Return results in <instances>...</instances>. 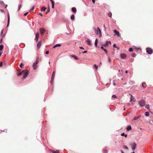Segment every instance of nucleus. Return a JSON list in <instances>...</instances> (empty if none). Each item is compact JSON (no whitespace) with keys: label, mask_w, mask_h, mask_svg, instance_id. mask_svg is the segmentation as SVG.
Listing matches in <instances>:
<instances>
[{"label":"nucleus","mask_w":153,"mask_h":153,"mask_svg":"<svg viewBox=\"0 0 153 153\" xmlns=\"http://www.w3.org/2000/svg\"><path fill=\"white\" fill-rule=\"evenodd\" d=\"M97 30L96 27H94L95 33L97 35L99 34L100 37H101L102 36V34L100 30L99 27L97 28Z\"/></svg>","instance_id":"1"},{"label":"nucleus","mask_w":153,"mask_h":153,"mask_svg":"<svg viewBox=\"0 0 153 153\" xmlns=\"http://www.w3.org/2000/svg\"><path fill=\"white\" fill-rule=\"evenodd\" d=\"M138 103L140 107H143L146 104L145 101L144 100H141L139 101Z\"/></svg>","instance_id":"2"},{"label":"nucleus","mask_w":153,"mask_h":153,"mask_svg":"<svg viewBox=\"0 0 153 153\" xmlns=\"http://www.w3.org/2000/svg\"><path fill=\"white\" fill-rule=\"evenodd\" d=\"M146 52L149 54H151L153 53V50L152 49L150 48H147L146 49Z\"/></svg>","instance_id":"3"},{"label":"nucleus","mask_w":153,"mask_h":153,"mask_svg":"<svg viewBox=\"0 0 153 153\" xmlns=\"http://www.w3.org/2000/svg\"><path fill=\"white\" fill-rule=\"evenodd\" d=\"M39 62V60L38 59H37L36 60V62H34L33 65V68L34 69H36V68L37 67V65L38 64V63Z\"/></svg>","instance_id":"4"},{"label":"nucleus","mask_w":153,"mask_h":153,"mask_svg":"<svg viewBox=\"0 0 153 153\" xmlns=\"http://www.w3.org/2000/svg\"><path fill=\"white\" fill-rule=\"evenodd\" d=\"M55 76V71H53L52 73V75L51 80V83L52 84H53V83Z\"/></svg>","instance_id":"5"},{"label":"nucleus","mask_w":153,"mask_h":153,"mask_svg":"<svg viewBox=\"0 0 153 153\" xmlns=\"http://www.w3.org/2000/svg\"><path fill=\"white\" fill-rule=\"evenodd\" d=\"M29 74V71L28 70H27L26 72L24 74L23 76V78L25 79L27 77Z\"/></svg>","instance_id":"6"},{"label":"nucleus","mask_w":153,"mask_h":153,"mask_svg":"<svg viewBox=\"0 0 153 153\" xmlns=\"http://www.w3.org/2000/svg\"><path fill=\"white\" fill-rule=\"evenodd\" d=\"M114 32L115 33L114 35H117L118 37H121L118 31L115 30H114Z\"/></svg>","instance_id":"7"},{"label":"nucleus","mask_w":153,"mask_h":153,"mask_svg":"<svg viewBox=\"0 0 153 153\" xmlns=\"http://www.w3.org/2000/svg\"><path fill=\"white\" fill-rule=\"evenodd\" d=\"M120 56L122 59H125L126 58L127 56L125 54L121 53L120 55Z\"/></svg>","instance_id":"8"},{"label":"nucleus","mask_w":153,"mask_h":153,"mask_svg":"<svg viewBox=\"0 0 153 153\" xmlns=\"http://www.w3.org/2000/svg\"><path fill=\"white\" fill-rule=\"evenodd\" d=\"M136 146L137 144L135 143H134L133 144L131 145V148L133 151L135 149Z\"/></svg>","instance_id":"9"},{"label":"nucleus","mask_w":153,"mask_h":153,"mask_svg":"<svg viewBox=\"0 0 153 153\" xmlns=\"http://www.w3.org/2000/svg\"><path fill=\"white\" fill-rule=\"evenodd\" d=\"M41 44H42V42L41 41H40L38 42L37 44V48L38 49H39L41 45Z\"/></svg>","instance_id":"10"},{"label":"nucleus","mask_w":153,"mask_h":153,"mask_svg":"<svg viewBox=\"0 0 153 153\" xmlns=\"http://www.w3.org/2000/svg\"><path fill=\"white\" fill-rule=\"evenodd\" d=\"M108 43H110V44H111V42L110 41H107L106 42V43L105 44H102V46H103L104 47H105L108 46Z\"/></svg>","instance_id":"11"},{"label":"nucleus","mask_w":153,"mask_h":153,"mask_svg":"<svg viewBox=\"0 0 153 153\" xmlns=\"http://www.w3.org/2000/svg\"><path fill=\"white\" fill-rule=\"evenodd\" d=\"M40 32L41 34H43L45 31V30L43 28H41L40 29Z\"/></svg>","instance_id":"12"},{"label":"nucleus","mask_w":153,"mask_h":153,"mask_svg":"<svg viewBox=\"0 0 153 153\" xmlns=\"http://www.w3.org/2000/svg\"><path fill=\"white\" fill-rule=\"evenodd\" d=\"M131 96V98H130V101H134L135 102V98L131 94L130 95Z\"/></svg>","instance_id":"13"},{"label":"nucleus","mask_w":153,"mask_h":153,"mask_svg":"<svg viewBox=\"0 0 153 153\" xmlns=\"http://www.w3.org/2000/svg\"><path fill=\"white\" fill-rule=\"evenodd\" d=\"M141 115H139L138 116H136L134 118L133 120H136L138 119L139 118H140V117H141Z\"/></svg>","instance_id":"14"},{"label":"nucleus","mask_w":153,"mask_h":153,"mask_svg":"<svg viewBox=\"0 0 153 153\" xmlns=\"http://www.w3.org/2000/svg\"><path fill=\"white\" fill-rule=\"evenodd\" d=\"M71 56L73 57L76 60H78V58L77 56H76L74 55H73Z\"/></svg>","instance_id":"15"},{"label":"nucleus","mask_w":153,"mask_h":153,"mask_svg":"<svg viewBox=\"0 0 153 153\" xmlns=\"http://www.w3.org/2000/svg\"><path fill=\"white\" fill-rule=\"evenodd\" d=\"M71 10L74 13H76V8L73 7L72 8Z\"/></svg>","instance_id":"16"},{"label":"nucleus","mask_w":153,"mask_h":153,"mask_svg":"<svg viewBox=\"0 0 153 153\" xmlns=\"http://www.w3.org/2000/svg\"><path fill=\"white\" fill-rule=\"evenodd\" d=\"M131 126L130 125H129L127 127L126 130L127 131H129L130 130H131Z\"/></svg>","instance_id":"17"},{"label":"nucleus","mask_w":153,"mask_h":153,"mask_svg":"<svg viewBox=\"0 0 153 153\" xmlns=\"http://www.w3.org/2000/svg\"><path fill=\"white\" fill-rule=\"evenodd\" d=\"M61 46V45L59 44H57L55 46H54L53 48H55L56 47H59Z\"/></svg>","instance_id":"18"},{"label":"nucleus","mask_w":153,"mask_h":153,"mask_svg":"<svg viewBox=\"0 0 153 153\" xmlns=\"http://www.w3.org/2000/svg\"><path fill=\"white\" fill-rule=\"evenodd\" d=\"M97 42H98L97 39H96L95 41V43H94L95 45V47H97Z\"/></svg>","instance_id":"19"},{"label":"nucleus","mask_w":153,"mask_h":153,"mask_svg":"<svg viewBox=\"0 0 153 153\" xmlns=\"http://www.w3.org/2000/svg\"><path fill=\"white\" fill-rule=\"evenodd\" d=\"M86 42L88 43V45H91V41L89 39H88L86 41Z\"/></svg>","instance_id":"20"},{"label":"nucleus","mask_w":153,"mask_h":153,"mask_svg":"<svg viewBox=\"0 0 153 153\" xmlns=\"http://www.w3.org/2000/svg\"><path fill=\"white\" fill-rule=\"evenodd\" d=\"M142 86L144 88H145L146 87V85L145 83H143L142 84Z\"/></svg>","instance_id":"21"},{"label":"nucleus","mask_w":153,"mask_h":153,"mask_svg":"<svg viewBox=\"0 0 153 153\" xmlns=\"http://www.w3.org/2000/svg\"><path fill=\"white\" fill-rule=\"evenodd\" d=\"M107 15L108 16L110 17V18H111L112 16V13L111 12H109L108 13Z\"/></svg>","instance_id":"22"},{"label":"nucleus","mask_w":153,"mask_h":153,"mask_svg":"<svg viewBox=\"0 0 153 153\" xmlns=\"http://www.w3.org/2000/svg\"><path fill=\"white\" fill-rule=\"evenodd\" d=\"M71 18L72 20H74L75 18L74 15H72L71 16Z\"/></svg>","instance_id":"23"},{"label":"nucleus","mask_w":153,"mask_h":153,"mask_svg":"<svg viewBox=\"0 0 153 153\" xmlns=\"http://www.w3.org/2000/svg\"><path fill=\"white\" fill-rule=\"evenodd\" d=\"M46 9H47V8L46 7H41V11H45Z\"/></svg>","instance_id":"24"},{"label":"nucleus","mask_w":153,"mask_h":153,"mask_svg":"<svg viewBox=\"0 0 153 153\" xmlns=\"http://www.w3.org/2000/svg\"><path fill=\"white\" fill-rule=\"evenodd\" d=\"M123 147L125 149H126L127 150H128V147L126 146V145H124L123 146Z\"/></svg>","instance_id":"25"},{"label":"nucleus","mask_w":153,"mask_h":153,"mask_svg":"<svg viewBox=\"0 0 153 153\" xmlns=\"http://www.w3.org/2000/svg\"><path fill=\"white\" fill-rule=\"evenodd\" d=\"M145 115L146 116H149V112H146L145 113Z\"/></svg>","instance_id":"26"},{"label":"nucleus","mask_w":153,"mask_h":153,"mask_svg":"<svg viewBox=\"0 0 153 153\" xmlns=\"http://www.w3.org/2000/svg\"><path fill=\"white\" fill-rule=\"evenodd\" d=\"M145 108H147V109H149V104L146 105H145Z\"/></svg>","instance_id":"27"},{"label":"nucleus","mask_w":153,"mask_h":153,"mask_svg":"<svg viewBox=\"0 0 153 153\" xmlns=\"http://www.w3.org/2000/svg\"><path fill=\"white\" fill-rule=\"evenodd\" d=\"M10 22V17L9 15L8 14V24L7 26L8 25Z\"/></svg>","instance_id":"28"},{"label":"nucleus","mask_w":153,"mask_h":153,"mask_svg":"<svg viewBox=\"0 0 153 153\" xmlns=\"http://www.w3.org/2000/svg\"><path fill=\"white\" fill-rule=\"evenodd\" d=\"M24 65L22 63H21L20 64V65H19V67L21 68H23V66Z\"/></svg>","instance_id":"29"},{"label":"nucleus","mask_w":153,"mask_h":153,"mask_svg":"<svg viewBox=\"0 0 153 153\" xmlns=\"http://www.w3.org/2000/svg\"><path fill=\"white\" fill-rule=\"evenodd\" d=\"M39 33H36V38H39Z\"/></svg>","instance_id":"30"},{"label":"nucleus","mask_w":153,"mask_h":153,"mask_svg":"<svg viewBox=\"0 0 153 153\" xmlns=\"http://www.w3.org/2000/svg\"><path fill=\"white\" fill-rule=\"evenodd\" d=\"M24 72V71H22L21 72H20L18 74V76H19L22 75V74Z\"/></svg>","instance_id":"31"},{"label":"nucleus","mask_w":153,"mask_h":153,"mask_svg":"<svg viewBox=\"0 0 153 153\" xmlns=\"http://www.w3.org/2000/svg\"><path fill=\"white\" fill-rule=\"evenodd\" d=\"M108 150L107 149H105L104 150V153H108Z\"/></svg>","instance_id":"32"},{"label":"nucleus","mask_w":153,"mask_h":153,"mask_svg":"<svg viewBox=\"0 0 153 153\" xmlns=\"http://www.w3.org/2000/svg\"><path fill=\"white\" fill-rule=\"evenodd\" d=\"M3 48V46L2 45H1L0 46V51H1Z\"/></svg>","instance_id":"33"},{"label":"nucleus","mask_w":153,"mask_h":153,"mask_svg":"<svg viewBox=\"0 0 153 153\" xmlns=\"http://www.w3.org/2000/svg\"><path fill=\"white\" fill-rule=\"evenodd\" d=\"M59 150H57L56 151H53V153H59Z\"/></svg>","instance_id":"34"},{"label":"nucleus","mask_w":153,"mask_h":153,"mask_svg":"<svg viewBox=\"0 0 153 153\" xmlns=\"http://www.w3.org/2000/svg\"><path fill=\"white\" fill-rule=\"evenodd\" d=\"M34 7H32V8H31V9L30 10V12H31L32 10H33L34 9Z\"/></svg>","instance_id":"35"},{"label":"nucleus","mask_w":153,"mask_h":153,"mask_svg":"<svg viewBox=\"0 0 153 153\" xmlns=\"http://www.w3.org/2000/svg\"><path fill=\"white\" fill-rule=\"evenodd\" d=\"M129 51L130 52H132L133 51V49H132V48H129Z\"/></svg>","instance_id":"36"},{"label":"nucleus","mask_w":153,"mask_h":153,"mask_svg":"<svg viewBox=\"0 0 153 153\" xmlns=\"http://www.w3.org/2000/svg\"><path fill=\"white\" fill-rule=\"evenodd\" d=\"M131 56L133 57H135V54L134 53H133L131 54Z\"/></svg>","instance_id":"37"},{"label":"nucleus","mask_w":153,"mask_h":153,"mask_svg":"<svg viewBox=\"0 0 153 153\" xmlns=\"http://www.w3.org/2000/svg\"><path fill=\"white\" fill-rule=\"evenodd\" d=\"M94 66V67L95 68L97 69L98 68V66L97 65H96V64H95Z\"/></svg>","instance_id":"38"},{"label":"nucleus","mask_w":153,"mask_h":153,"mask_svg":"<svg viewBox=\"0 0 153 153\" xmlns=\"http://www.w3.org/2000/svg\"><path fill=\"white\" fill-rule=\"evenodd\" d=\"M112 97L114 98H117V96L115 95H113L112 96Z\"/></svg>","instance_id":"39"},{"label":"nucleus","mask_w":153,"mask_h":153,"mask_svg":"<svg viewBox=\"0 0 153 153\" xmlns=\"http://www.w3.org/2000/svg\"><path fill=\"white\" fill-rule=\"evenodd\" d=\"M54 3H53L52 4V7L53 8H54Z\"/></svg>","instance_id":"40"},{"label":"nucleus","mask_w":153,"mask_h":153,"mask_svg":"<svg viewBox=\"0 0 153 153\" xmlns=\"http://www.w3.org/2000/svg\"><path fill=\"white\" fill-rule=\"evenodd\" d=\"M38 14L40 15L41 16H43L42 13H38Z\"/></svg>","instance_id":"41"},{"label":"nucleus","mask_w":153,"mask_h":153,"mask_svg":"<svg viewBox=\"0 0 153 153\" xmlns=\"http://www.w3.org/2000/svg\"><path fill=\"white\" fill-rule=\"evenodd\" d=\"M113 46L114 48H117V46L116 44H114L113 45Z\"/></svg>","instance_id":"42"},{"label":"nucleus","mask_w":153,"mask_h":153,"mask_svg":"<svg viewBox=\"0 0 153 153\" xmlns=\"http://www.w3.org/2000/svg\"><path fill=\"white\" fill-rule=\"evenodd\" d=\"M0 3L2 5H3V4H4V3L3 2V1H1L0 2Z\"/></svg>","instance_id":"43"},{"label":"nucleus","mask_w":153,"mask_h":153,"mask_svg":"<svg viewBox=\"0 0 153 153\" xmlns=\"http://www.w3.org/2000/svg\"><path fill=\"white\" fill-rule=\"evenodd\" d=\"M50 11V9L49 8L47 10V11L46 12V13H47L48 12H49Z\"/></svg>","instance_id":"44"},{"label":"nucleus","mask_w":153,"mask_h":153,"mask_svg":"<svg viewBox=\"0 0 153 153\" xmlns=\"http://www.w3.org/2000/svg\"><path fill=\"white\" fill-rule=\"evenodd\" d=\"M28 12H27L24 14V16H26L28 14Z\"/></svg>","instance_id":"45"},{"label":"nucleus","mask_w":153,"mask_h":153,"mask_svg":"<svg viewBox=\"0 0 153 153\" xmlns=\"http://www.w3.org/2000/svg\"><path fill=\"white\" fill-rule=\"evenodd\" d=\"M125 133H122L121 134V136H124Z\"/></svg>","instance_id":"46"},{"label":"nucleus","mask_w":153,"mask_h":153,"mask_svg":"<svg viewBox=\"0 0 153 153\" xmlns=\"http://www.w3.org/2000/svg\"><path fill=\"white\" fill-rule=\"evenodd\" d=\"M2 62H0V67L2 66Z\"/></svg>","instance_id":"47"},{"label":"nucleus","mask_w":153,"mask_h":153,"mask_svg":"<svg viewBox=\"0 0 153 153\" xmlns=\"http://www.w3.org/2000/svg\"><path fill=\"white\" fill-rule=\"evenodd\" d=\"M103 46H102L101 47V48L102 50H104L105 49H104V47H103Z\"/></svg>","instance_id":"48"},{"label":"nucleus","mask_w":153,"mask_h":153,"mask_svg":"<svg viewBox=\"0 0 153 153\" xmlns=\"http://www.w3.org/2000/svg\"><path fill=\"white\" fill-rule=\"evenodd\" d=\"M103 51L105 52L106 53H107V51L106 49H105Z\"/></svg>","instance_id":"49"},{"label":"nucleus","mask_w":153,"mask_h":153,"mask_svg":"<svg viewBox=\"0 0 153 153\" xmlns=\"http://www.w3.org/2000/svg\"><path fill=\"white\" fill-rule=\"evenodd\" d=\"M87 51H85L84 52H82V53H87Z\"/></svg>","instance_id":"50"},{"label":"nucleus","mask_w":153,"mask_h":153,"mask_svg":"<svg viewBox=\"0 0 153 153\" xmlns=\"http://www.w3.org/2000/svg\"><path fill=\"white\" fill-rule=\"evenodd\" d=\"M50 0L51 1V2L52 4L53 3H54V1H53V0Z\"/></svg>","instance_id":"51"},{"label":"nucleus","mask_w":153,"mask_h":153,"mask_svg":"<svg viewBox=\"0 0 153 153\" xmlns=\"http://www.w3.org/2000/svg\"><path fill=\"white\" fill-rule=\"evenodd\" d=\"M45 53L47 54H48L49 53V51H46L45 52Z\"/></svg>","instance_id":"52"},{"label":"nucleus","mask_w":153,"mask_h":153,"mask_svg":"<svg viewBox=\"0 0 153 153\" xmlns=\"http://www.w3.org/2000/svg\"><path fill=\"white\" fill-rule=\"evenodd\" d=\"M92 2L94 4L95 3V0H92Z\"/></svg>","instance_id":"53"},{"label":"nucleus","mask_w":153,"mask_h":153,"mask_svg":"<svg viewBox=\"0 0 153 153\" xmlns=\"http://www.w3.org/2000/svg\"><path fill=\"white\" fill-rule=\"evenodd\" d=\"M108 61L109 62H111V59L110 58H108Z\"/></svg>","instance_id":"54"},{"label":"nucleus","mask_w":153,"mask_h":153,"mask_svg":"<svg viewBox=\"0 0 153 153\" xmlns=\"http://www.w3.org/2000/svg\"><path fill=\"white\" fill-rule=\"evenodd\" d=\"M79 48L81 49H84V48L82 47H80Z\"/></svg>","instance_id":"55"},{"label":"nucleus","mask_w":153,"mask_h":153,"mask_svg":"<svg viewBox=\"0 0 153 153\" xmlns=\"http://www.w3.org/2000/svg\"><path fill=\"white\" fill-rule=\"evenodd\" d=\"M0 11L2 12H4V10L2 9H1Z\"/></svg>","instance_id":"56"},{"label":"nucleus","mask_w":153,"mask_h":153,"mask_svg":"<svg viewBox=\"0 0 153 153\" xmlns=\"http://www.w3.org/2000/svg\"><path fill=\"white\" fill-rule=\"evenodd\" d=\"M36 42H37L38 41V38H36Z\"/></svg>","instance_id":"57"},{"label":"nucleus","mask_w":153,"mask_h":153,"mask_svg":"<svg viewBox=\"0 0 153 153\" xmlns=\"http://www.w3.org/2000/svg\"><path fill=\"white\" fill-rule=\"evenodd\" d=\"M127 134H124V136L125 137H127Z\"/></svg>","instance_id":"58"},{"label":"nucleus","mask_w":153,"mask_h":153,"mask_svg":"<svg viewBox=\"0 0 153 153\" xmlns=\"http://www.w3.org/2000/svg\"><path fill=\"white\" fill-rule=\"evenodd\" d=\"M21 5H20V6H19V9H20V7H21Z\"/></svg>","instance_id":"59"},{"label":"nucleus","mask_w":153,"mask_h":153,"mask_svg":"<svg viewBox=\"0 0 153 153\" xmlns=\"http://www.w3.org/2000/svg\"><path fill=\"white\" fill-rule=\"evenodd\" d=\"M121 153H124L123 152L122 150H121Z\"/></svg>","instance_id":"60"},{"label":"nucleus","mask_w":153,"mask_h":153,"mask_svg":"<svg viewBox=\"0 0 153 153\" xmlns=\"http://www.w3.org/2000/svg\"><path fill=\"white\" fill-rule=\"evenodd\" d=\"M120 71H122V72H123V70H119V72H120Z\"/></svg>","instance_id":"61"},{"label":"nucleus","mask_w":153,"mask_h":153,"mask_svg":"<svg viewBox=\"0 0 153 153\" xmlns=\"http://www.w3.org/2000/svg\"><path fill=\"white\" fill-rule=\"evenodd\" d=\"M1 54H2V53L1 52H0V56H1Z\"/></svg>","instance_id":"62"},{"label":"nucleus","mask_w":153,"mask_h":153,"mask_svg":"<svg viewBox=\"0 0 153 153\" xmlns=\"http://www.w3.org/2000/svg\"><path fill=\"white\" fill-rule=\"evenodd\" d=\"M113 84L114 85H115V83L114 82L113 83Z\"/></svg>","instance_id":"63"},{"label":"nucleus","mask_w":153,"mask_h":153,"mask_svg":"<svg viewBox=\"0 0 153 153\" xmlns=\"http://www.w3.org/2000/svg\"><path fill=\"white\" fill-rule=\"evenodd\" d=\"M125 72L126 73H128V71H125Z\"/></svg>","instance_id":"64"}]
</instances>
